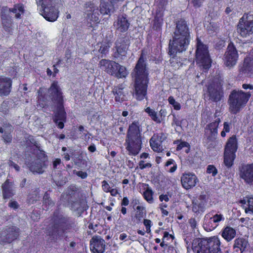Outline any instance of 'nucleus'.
<instances>
[{"label": "nucleus", "mask_w": 253, "mask_h": 253, "mask_svg": "<svg viewBox=\"0 0 253 253\" xmlns=\"http://www.w3.org/2000/svg\"><path fill=\"white\" fill-rule=\"evenodd\" d=\"M132 74L134 78L133 95L137 100H142L146 95L149 82L148 72L142 56L138 60Z\"/></svg>", "instance_id": "1"}, {"label": "nucleus", "mask_w": 253, "mask_h": 253, "mask_svg": "<svg viewBox=\"0 0 253 253\" xmlns=\"http://www.w3.org/2000/svg\"><path fill=\"white\" fill-rule=\"evenodd\" d=\"M48 93L53 105L57 108L54 113L53 121L58 127L62 129L64 126L63 122L66 119V113L63 105V97L57 82L52 83L48 89Z\"/></svg>", "instance_id": "2"}, {"label": "nucleus", "mask_w": 253, "mask_h": 253, "mask_svg": "<svg viewBox=\"0 0 253 253\" xmlns=\"http://www.w3.org/2000/svg\"><path fill=\"white\" fill-rule=\"evenodd\" d=\"M140 126L138 122H134L129 126L125 142L129 155L136 156L140 151L142 144Z\"/></svg>", "instance_id": "3"}, {"label": "nucleus", "mask_w": 253, "mask_h": 253, "mask_svg": "<svg viewBox=\"0 0 253 253\" xmlns=\"http://www.w3.org/2000/svg\"><path fill=\"white\" fill-rule=\"evenodd\" d=\"M219 238L213 236L207 239H196L192 243L195 253H222Z\"/></svg>", "instance_id": "4"}, {"label": "nucleus", "mask_w": 253, "mask_h": 253, "mask_svg": "<svg viewBox=\"0 0 253 253\" xmlns=\"http://www.w3.org/2000/svg\"><path fill=\"white\" fill-rule=\"evenodd\" d=\"M190 33L173 34L172 40L169 41V54L175 56L177 52L186 50L189 44Z\"/></svg>", "instance_id": "5"}, {"label": "nucleus", "mask_w": 253, "mask_h": 253, "mask_svg": "<svg viewBox=\"0 0 253 253\" xmlns=\"http://www.w3.org/2000/svg\"><path fill=\"white\" fill-rule=\"evenodd\" d=\"M251 95L250 92L233 90L230 94L228 99L230 111L234 114L239 112L247 103Z\"/></svg>", "instance_id": "6"}, {"label": "nucleus", "mask_w": 253, "mask_h": 253, "mask_svg": "<svg viewBox=\"0 0 253 253\" xmlns=\"http://www.w3.org/2000/svg\"><path fill=\"white\" fill-rule=\"evenodd\" d=\"M54 221V228L49 233V235L55 240L61 239L63 237L67 238L66 234L70 228L69 219L61 214H55Z\"/></svg>", "instance_id": "7"}, {"label": "nucleus", "mask_w": 253, "mask_h": 253, "mask_svg": "<svg viewBox=\"0 0 253 253\" xmlns=\"http://www.w3.org/2000/svg\"><path fill=\"white\" fill-rule=\"evenodd\" d=\"M196 61L199 66L205 69H209L211 65V60L210 57L208 48L201 40L197 39V49L196 51Z\"/></svg>", "instance_id": "8"}, {"label": "nucleus", "mask_w": 253, "mask_h": 253, "mask_svg": "<svg viewBox=\"0 0 253 253\" xmlns=\"http://www.w3.org/2000/svg\"><path fill=\"white\" fill-rule=\"evenodd\" d=\"M237 31L243 37L253 33V12H250L244 15L239 20Z\"/></svg>", "instance_id": "9"}, {"label": "nucleus", "mask_w": 253, "mask_h": 253, "mask_svg": "<svg viewBox=\"0 0 253 253\" xmlns=\"http://www.w3.org/2000/svg\"><path fill=\"white\" fill-rule=\"evenodd\" d=\"M50 1L51 0H36L37 4L42 6L41 15L46 20L54 22L58 17L59 11L54 6L47 5Z\"/></svg>", "instance_id": "10"}, {"label": "nucleus", "mask_w": 253, "mask_h": 253, "mask_svg": "<svg viewBox=\"0 0 253 253\" xmlns=\"http://www.w3.org/2000/svg\"><path fill=\"white\" fill-rule=\"evenodd\" d=\"M223 92L221 85L217 82H212L207 86V91L205 94V97L213 102H218L223 97Z\"/></svg>", "instance_id": "11"}, {"label": "nucleus", "mask_w": 253, "mask_h": 253, "mask_svg": "<svg viewBox=\"0 0 253 253\" xmlns=\"http://www.w3.org/2000/svg\"><path fill=\"white\" fill-rule=\"evenodd\" d=\"M239 55L237 50L233 43H229L224 55V64L228 67L234 66L238 61Z\"/></svg>", "instance_id": "12"}, {"label": "nucleus", "mask_w": 253, "mask_h": 253, "mask_svg": "<svg viewBox=\"0 0 253 253\" xmlns=\"http://www.w3.org/2000/svg\"><path fill=\"white\" fill-rule=\"evenodd\" d=\"M181 182L183 187L188 190L195 187L199 182V179L195 174L188 172L182 174L181 177Z\"/></svg>", "instance_id": "13"}, {"label": "nucleus", "mask_w": 253, "mask_h": 253, "mask_svg": "<svg viewBox=\"0 0 253 253\" xmlns=\"http://www.w3.org/2000/svg\"><path fill=\"white\" fill-rule=\"evenodd\" d=\"M86 10L85 11L86 14V18L90 22L91 25L90 26L92 27L91 22L94 23H97L99 22V17L98 13V8L94 3L91 2H88L85 4Z\"/></svg>", "instance_id": "14"}, {"label": "nucleus", "mask_w": 253, "mask_h": 253, "mask_svg": "<svg viewBox=\"0 0 253 253\" xmlns=\"http://www.w3.org/2000/svg\"><path fill=\"white\" fill-rule=\"evenodd\" d=\"M0 17L3 28L7 32H11L12 30V19L8 15V8L3 6L1 9Z\"/></svg>", "instance_id": "15"}, {"label": "nucleus", "mask_w": 253, "mask_h": 253, "mask_svg": "<svg viewBox=\"0 0 253 253\" xmlns=\"http://www.w3.org/2000/svg\"><path fill=\"white\" fill-rule=\"evenodd\" d=\"M240 177L249 184H253V163L243 166L240 170Z\"/></svg>", "instance_id": "16"}, {"label": "nucleus", "mask_w": 253, "mask_h": 253, "mask_svg": "<svg viewBox=\"0 0 253 253\" xmlns=\"http://www.w3.org/2000/svg\"><path fill=\"white\" fill-rule=\"evenodd\" d=\"M207 204V196L201 194L198 199L193 200L192 204V210L196 213L204 211Z\"/></svg>", "instance_id": "17"}, {"label": "nucleus", "mask_w": 253, "mask_h": 253, "mask_svg": "<svg viewBox=\"0 0 253 253\" xmlns=\"http://www.w3.org/2000/svg\"><path fill=\"white\" fill-rule=\"evenodd\" d=\"M105 241L100 237H93L90 241V250L93 253H103L105 251Z\"/></svg>", "instance_id": "18"}, {"label": "nucleus", "mask_w": 253, "mask_h": 253, "mask_svg": "<svg viewBox=\"0 0 253 253\" xmlns=\"http://www.w3.org/2000/svg\"><path fill=\"white\" fill-rule=\"evenodd\" d=\"M118 66V63L107 59H102L99 63V68L111 75H114L117 71Z\"/></svg>", "instance_id": "19"}, {"label": "nucleus", "mask_w": 253, "mask_h": 253, "mask_svg": "<svg viewBox=\"0 0 253 253\" xmlns=\"http://www.w3.org/2000/svg\"><path fill=\"white\" fill-rule=\"evenodd\" d=\"M234 242L233 248L238 253H246L250 249V244L246 239L238 238Z\"/></svg>", "instance_id": "20"}, {"label": "nucleus", "mask_w": 253, "mask_h": 253, "mask_svg": "<svg viewBox=\"0 0 253 253\" xmlns=\"http://www.w3.org/2000/svg\"><path fill=\"white\" fill-rule=\"evenodd\" d=\"M2 197L4 199H8L15 195V187L13 182L9 179L6 181L1 186Z\"/></svg>", "instance_id": "21"}, {"label": "nucleus", "mask_w": 253, "mask_h": 253, "mask_svg": "<svg viewBox=\"0 0 253 253\" xmlns=\"http://www.w3.org/2000/svg\"><path fill=\"white\" fill-rule=\"evenodd\" d=\"M12 81L10 78H0V96H7L11 91Z\"/></svg>", "instance_id": "22"}, {"label": "nucleus", "mask_w": 253, "mask_h": 253, "mask_svg": "<svg viewBox=\"0 0 253 253\" xmlns=\"http://www.w3.org/2000/svg\"><path fill=\"white\" fill-rule=\"evenodd\" d=\"M45 165L43 160L40 158H37L29 164L30 170L33 173H42L44 171Z\"/></svg>", "instance_id": "23"}, {"label": "nucleus", "mask_w": 253, "mask_h": 253, "mask_svg": "<svg viewBox=\"0 0 253 253\" xmlns=\"http://www.w3.org/2000/svg\"><path fill=\"white\" fill-rule=\"evenodd\" d=\"M220 120L219 118L216 119L213 122L208 125L205 127V134L210 139L215 138L217 134V128Z\"/></svg>", "instance_id": "24"}, {"label": "nucleus", "mask_w": 253, "mask_h": 253, "mask_svg": "<svg viewBox=\"0 0 253 253\" xmlns=\"http://www.w3.org/2000/svg\"><path fill=\"white\" fill-rule=\"evenodd\" d=\"M239 72L243 75L251 76L253 73V59L249 57L245 58L242 66L239 69Z\"/></svg>", "instance_id": "25"}, {"label": "nucleus", "mask_w": 253, "mask_h": 253, "mask_svg": "<svg viewBox=\"0 0 253 253\" xmlns=\"http://www.w3.org/2000/svg\"><path fill=\"white\" fill-rule=\"evenodd\" d=\"M126 86L125 84H122L114 88L113 92L116 101L122 102L126 99V94H127V91L124 90Z\"/></svg>", "instance_id": "26"}, {"label": "nucleus", "mask_w": 253, "mask_h": 253, "mask_svg": "<svg viewBox=\"0 0 253 253\" xmlns=\"http://www.w3.org/2000/svg\"><path fill=\"white\" fill-rule=\"evenodd\" d=\"M128 42L125 38H120L116 42V48L118 53L125 56L128 48Z\"/></svg>", "instance_id": "27"}, {"label": "nucleus", "mask_w": 253, "mask_h": 253, "mask_svg": "<svg viewBox=\"0 0 253 253\" xmlns=\"http://www.w3.org/2000/svg\"><path fill=\"white\" fill-rule=\"evenodd\" d=\"M13 130V127L9 124H4L2 127H0V133H3L2 135L4 141L6 143H10L12 140L11 132Z\"/></svg>", "instance_id": "28"}, {"label": "nucleus", "mask_w": 253, "mask_h": 253, "mask_svg": "<svg viewBox=\"0 0 253 253\" xmlns=\"http://www.w3.org/2000/svg\"><path fill=\"white\" fill-rule=\"evenodd\" d=\"M5 242L10 243L16 239L19 235V229L15 226L7 228L5 231Z\"/></svg>", "instance_id": "29"}, {"label": "nucleus", "mask_w": 253, "mask_h": 253, "mask_svg": "<svg viewBox=\"0 0 253 253\" xmlns=\"http://www.w3.org/2000/svg\"><path fill=\"white\" fill-rule=\"evenodd\" d=\"M190 33L187 22L184 19H180L176 23V28L173 34Z\"/></svg>", "instance_id": "30"}, {"label": "nucleus", "mask_w": 253, "mask_h": 253, "mask_svg": "<svg viewBox=\"0 0 253 253\" xmlns=\"http://www.w3.org/2000/svg\"><path fill=\"white\" fill-rule=\"evenodd\" d=\"M243 205L245 211L247 214H253V198L246 197L244 200L240 201Z\"/></svg>", "instance_id": "31"}, {"label": "nucleus", "mask_w": 253, "mask_h": 253, "mask_svg": "<svg viewBox=\"0 0 253 253\" xmlns=\"http://www.w3.org/2000/svg\"><path fill=\"white\" fill-rule=\"evenodd\" d=\"M237 149V141L235 136L229 138L225 147V152L235 153Z\"/></svg>", "instance_id": "32"}, {"label": "nucleus", "mask_w": 253, "mask_h": 253, "mask_svg": "<svg viewBox=\"0 0 253 253\" xmlns=\"http://www.w3.org/2000/svg\"><path fill=\"white\" fill-rule=\"evenodd\" d=\"M129 25L126 18L124 16L119 17L117 21L114 23V26L122 32H126Z\"/></svg>", "instance_id": "33"}, {"label": "nucleus", "mask_w": 253, "mask_h": 253, "mask_svg": "<svg viewBox=\"0 0 253 253\" xmlns=\"http://www.w3.org/2000/svg\"><path fill=\"white\" fill-rule=\"evenodd\" d=\"M235 230L229 226L224 228L221 232L222 237L227 242L231 241L236 236Z\"/></svg>", "instance_id": "34"}, {"label": "nucleus", "mask_w": 253, "mask_h": 253, "mask_svg": "<svg viewBox=\"0 0 253 253\" xmlns=\"http://www.w3.org/2000/svg\"><path fill=\"white\" fill-rule=\"evenodd\" d=\"M113 0H104L100 4V12L102 14H108L113 9Z\"/></svg>", "instance_id": "35"}, {"label": "nucleus", "mask_w": 253, "mask_h": 253, "mask_svg": "<svg viewBox=\"0 0 253 253\" xmlns=\"http://www.w3.org/2000/svg\"><path fill=\"white\" fill-rule=\"evenodd\" d=\"M24 7L22 3H17L14 5L11 8H8V14L9 12H12L15 14V17L16 19H20L21 16L24 13Z\"/></svg>", "instance_id": "36"}, {"label": "nucleus", "mask_w": 253, "mask_h": 253, "mask_svg": "<svg viewBox=\"0 0 253 253\" xmlns=\"http://www.w3.org/2000/svg\"><path fill=\"white\" fill-rule=\"evenodd\" d=\"M150 146L152 149L156 152H162L164 148L163 142L156 139L155 137H152L150 140Z\"/></svg>", "instance_id": "37"}, {"label": "nucleus", "mask_w": 253, "mask_h": 253, "mask_svg": "<svg viewBox=\"0 0 253 253\" xmlns=\"http://www.w3.org/2000/svg\"><path fill=\"white\" fill-rule=\"evenodd\" d=\"M235 157V154L234 153L224 151V162L225 165L228 167H230L233 165Z\"/></svg>", "instance_id": "38"}, {"label": "nucleus", "mask_w": 253, "mask_h": 253, "mask_svg": "<svg viewBox=\"0 0 253 253\" xmlns=\"http://www.w3.org/2000/svg\"><path fill=\"white\" fill-rule=\"evenodd\" d=\"M163 23V14L160 13H157L154 20L153 28L156 30L160 29Z\"/></svg>", "instance_id": "39"}, {"label": "nucleus", "mask_w": 253, "mask_h": 253, "mask_svg": "<svg viewBox=\"0 0 253 253\" xmlns=\"http://www.w3.org/2000/svg\"><path fill=\"white\" fill-rule=\"evenodd\" d=\"M127 73L126 68L124 66L118 64L117 67V71H116L114 76L118 78H124L126 76Z\"/></svg>", "instance_id": "40"}, {"label": "nucleus", "mask_w": 253, "mask_h": 253, "mask_svg": "<svg viewBox=\"0 0 253 253\" xmlns=\"http://www.w3.org/2000/svg\"><path fill=\"white\" fill-rule=\"evenodd\" d=\"M145 112L149 114L153 121L157 123H160V120L158 118V115L155 110L151 109L150 107H147L145 109Z\"/></svg>", "instance_id": "41"}, {"label": "nucleus", "mask_w": 253, "mask_h": 253, "mask_svg": "<svg viewBox=\"0 0 253 253\" xmlns=\"http://www.w3.org/2000/svg\"><path fill=\"white\" fill-rule=\"evenodd\" d=\"M43 204L44 208L47 209H49L50 207H53L54 205V203L51 201L49 194L47 192H46L43 196Z\"/></svg>", "instance_id": "42"}, {"label": "nucleus", "mask_w": 253, "mask_h": 253, "mask_svg": "<svg viewBox=\"0 0 253 253\" xmlns=\"http://www.w3.org/2000/svg\"><path fill=\"white\" fill-rule=\"evenodd\" d=\"M153 194L152 190L149 187H147L144 192V198L148 202L152 203L153 202Z\"/></svg>", "instance_id": "43"}, {"label": "nucleus", "mask_w": 253, "mask_h": 253, "mask_svg": "<svg viewBox=\"0 0 253 253\" xmlns=\"http://www.w3.org/2000/svg\"><path fill=\"white\" fill-rule=\"evenodd\" d=\"M111 45V42H110L103 43L100 46L99 51L102 54H106L108 52Z\"/></svg>", "instance_id": "44"}, {"label": "nucleus", "mask_w": 253, "mask_h": 253, "mask_svg": "<svg viewBox=\"0 0 253 253\" xmlns=\"http://www.w3.org/2000/svg\"><path fill=\"white\" fill-rule=\"evenodd\" d=\"M168 101L169 103L172 105L175 110H179L180 109V104L175 101L173 97L169 96L168 98Z\"/></svg>", "instance_id": "45"}, {"label": "nucleus", "mask_w": 253, "mask_h": 253, "mask_svg": "<svg viewBox=\"0 0 253 253\" xmlns=\"http://www.w3.org/2000/svg\"><path fill=\"white\" fill-rule=\"evenodd\" d=\"M136 210L138 211H137L136 212L135 217L140 221L143 217V210H144V208L141 206H138L136 207Z\"/></svg>", "instance_id": "46"}, {"label": "nucleus", "mask_w": 253, "mask_h": 253, "mask_svg": "<svg viewBox=\"0 0 253 253\" xmlns=\"http://www.w3.org/2000/svg\"><path fill=\"white\" fill-rule=\"evenodd\" d=\"M8 102L4 101L2 103L0 106V111L3 114H6L9 112V107L8 105Z\"/></svg>", "instance_id": "47"}, {"label": "nucleus", "mask_w": 253, "mask_h": 253, "mask_svg": "<svg viewBox=\"0 0 253 253\" xmlns=\"http://www.w3.org/2000/svg\"><path fill=\"white\" fill-rule=\"evenodd\" d=\"M101 183L103 191L106 193H109V191L112 187L110 186L109 184L106 180H103L102 181Z\"/></svg>", "instance_id": "48"}, {"label": "nucleus", "mask_w": 253, "mask_h": 253, "mask_svg": "<svg viewBox=\"0 0 253 253\" xmlns=\"http://www.w3.org/2000/svg\"><path fill=\"white\" fill-rule=\"evenodd\" d=\"M204 0H189V3L192 4L195 7H200Z\"/></svg>", "instance_id": "49"}, {"label": "nucleus", "mask_w": 253, "mask_h": 253, "mask_svg": "<svg viewBox=\"0 0 253 253\" xmlns=\"http://www.w3.org/2000/svg\"><path fill=\"white\" fill-rule=\"evenodd\" d=\"M207 172L208 173H211L213 176L215 175L217 172L216 169L212 165L208 166Z\"/></svg>", "instance_id": "50"}, {"label": "nucleus", "mask_w": 253, "mask_h": 253, "mask_svg": "<svg viewBox=\"0 0 253 253\" xmlns=\"http://www.w3.org/2000/svg\"><path fill=\"white\" fill-rule=\"evenodd\" d=\"M158 115V118H159L160 120V123L164 120V118H165L166 115H167V111L166 109H161L159 111V113Z\"/></svg>", "instance_id": "51"}, {"label": "nucleus", "mask_w": 253, "mask_h": 253, "mask_svg": "<svg viewBox=\"0 0 253 253\" xmlns=\"http://www.w3.org/2000/svg\"><path fill=\"white\" fill-rule=\"evenodd\" d=\"M212 221L215 223L218 222L223 219V217L222 214H216L212 217L211 218Z\"/></svg>", "instance_id": "52"}, {"label": "nucleus", "mask_w": 253, "mask_h": 253, "mask_svg": "<svg viewBox=\"0 0 253 253\" xmlns=\"http://www.w3.org/2000/svg\"><path fill=\"white\" fill-rule=\"evenodd\" d=\"M188 222L190 225V227L192 229H195L197 228V221L195 219V218H191L189 219Z\"/></svg>", "instance_id": "53"}, {"label": "nucleus", "mask_w": 253, "mask_h": 253, "mask_svg": "<svg viewBox=\"0 0 253 253\" xmlns=\"http://www.w3.org/2000/svg\"><path fill=\"white\" fill-rule=\"evenodd\" d=\"M8 206L11 208L16 209L18 208L19 205L16 201L11 200L8 203Z\"/></svg>", "instance_id": "54"}, {"label": "nucleus", "mask_w": 253, "mask_h": 253, "mask_svg": "<svg viewBox=\"0 0 253 253\" xmlns=\"http://www.w3.org/2000/svg\"><path fill=\"white\" fill-rule=\"evenodd\" d=\"M168 0H157V3L159 8L163 9L167 4Z\"/></svg>", "instance_id": "55"}, {"label": "nucleus", "mask_w": 253, "mask_h": 253, "mask_svg": "<svg viewBox=\"0 0 253 253\" xmlns=\"http://www.w3.org/2000/svg\"><path fill=\"white\" fill-rule=\"evenodd\" d=\"M139 165L140 169H143L146 168H150L152 166L150 163L144 164V162L143 161H140L139 163Z\"/></svg>", "instance_id": "56"}, {"label": "nucleus", "mask_w": 253, "mask_h": 253, "mask_svg": "<svg viewBox=\"0 0 253 253\" xmlns=\"http://www.w3.org/2000/svg\"><path fill=\"white\" fill-rule=\"evenodd\" d=\"M114 186H112L111 188L109 190V192L112 196H116L119 194V191L116 187L113 188Z\"/></svg>", "instance_id": "57"}, {"label": "nucleus", "mask_w": 253, "mask_h": 253, "mask_svg": "<svg viewBox=\"0 0 253 253\" xmlns=\"http://www.w3.org/2000/svg\"><path fill=\"white\" fill-rule=\"evenodd\" d=\"M153 137H155L156 139L159 140L160 141L163 142L166 138V136L164 134L161 133L160 135H154Z\"/></svg>", "instance_id": "58"}, {"label": "nucleus", "mask_w": 253, "mask_h": 253, "mask_svg": "<svg viewBox=\"0 0 253 253\" xmlns=\"http://www.w3.org/2000/svg\"><path fill=\"white\" fill-rule=\"evenodd\" d=\"M75 173L77 175L81 177L83 179L85 178L87 176L86 172H83L82 171H76Z\"/></svg>", "instance_id": "59"}, {"label": "nucleus", "mask_w": 253, "mask_h": 253, "mask_svg": "<svg viewBox=\"0 0 253 253\" xmlns=\"http://www.w3.org/2000/svg\"><path fill=\"white\" fill-rule=\"evenodd\" d=\"M176 125L177 126H180L181 125V122L179 121L178 119L177 118L175 115H173V122L172 125Z\"/></svg>", "instance_id": "60"}, {"label": "nucleus", "mask_w": 253, "mask_h": 253, "mask_svg": "<svg viewBox=\"0 0 253 253\" xmlns=\"http://www.w3.org/2000/svg\"><path fill=\"white\" fill-rule=\"evenodd\" d=\"M8 165L10 167H13L17 171H18L20 169V167L11 161H9Z\"/></svg>", "instance_id": "61"}, {"label": "nucleus", "mask_w": 253, "mask_h": 253, "mask_svg": "<svg viewBox=\"0 0 253 253\" xmlns=\"http://www.w3.org/2000/svg\"><path fill=\"white\" fill-rule=\"evenodd\" d=\"M188 146H189V144L187 142H182L177 146L176 149H177V150H180L182 148L185 147H188Z\"/></svg>", "instance_id": "62"}, {"label": "nucleus", "mask_w": 253, "mask_h": 253, "mask_svg": "<svg viewBox=\"0 0 253 253\" xmlns=\"http://www.w3.org/2000/svg\"><path fill=\"white\" fill-rule=\"evenodd\" d=\"M223 130L226 132H229L230 130L229 124L228 122H224L223 124Z\"/></svg>", "instance_id": "63"}, {"label": "nucleus", "mask_w": 253, "mask_h": 253, "mask_svg": "<svg viewBox=\"0 0 253 253\" xmlns=\"http://www.w3.org/2000/svg\"><path fill=\"white\" fill-rule=\"evenodd\" d=\"M160 200L161 201H165L166 202L169 201V198L167 195H161L159 197Z\"/></svg>", "instance_id": "64"}]
</instances>
